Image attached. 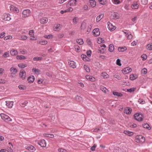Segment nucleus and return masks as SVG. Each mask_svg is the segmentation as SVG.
Listing matches in <instances>:
<instances>
[{
	"mask_svg": "<svg viewBox=\"0 0 152 152\" xmlns=\"http://www.w3.org/2000/svg\"><path fill=\"white\" fill-rule=\"evenodd\" d=\"M136 142H137L143 143L145 141V137L141 135L137 136L136 137Z\"/></svg>",
	"mask_w": 152,
	"mask_h": 152,
	"instance_id": "f257e3e1",
	"label": "nucleus"
},
{
	"mask_svg": "<svg viewBox=\"0 0 152 152\" xmlns=\"http://www.w3.org/2000/svg\"><path fill=\"white\" fill-rule=\"evenodd\" d=\"M0 115L2 119L6 122L11 121H12L11 119L9 116L4 114H1Z\"/></svg>",
	"mask_w": 152,
	"mask_h": 152,
	"instance_id": "f03ea898",
	"label": "nucleus"
},
{
	"mask_svg": "<svg viewBox=\"0 0 152 152\" xmlns=\"http://www.w3.org/2000/svg\"><path fill=\"white\" fill-rule=\"evenodd\" d=\"M134 117L136 120L138 121H142L143 120L142 115V114L137 113L134 115Z\"/></svg>",
	"mask_w": 152,
	"mask_h": 152,
	"instance_id": "7ed1b4c3",
	"label": "nucleus"
},
{
	"mask_svg": "<svg viewBox=\"0 0 152 152\" xmlns=\"http://www.w3.org/2000/svg\"><path fill=\"white\" fill-rule=\"evenodd\" d=\"M119 18V15L117 12H112L110 16V18L112 19H116Z\"/></svg>",
	"mask_w": 152,
	"mask_h": 152,
	"instance_id": "20e7f679",
	"label": "nucleus"
},
{
	"mask_svg": "<svg viewBox=\"0 0 152 152\" xmlns=\"http://www.w3.org/2000/svg\"><path fill=\"white\" fill-rule=\"evenodd\" d=\"M26 72L25 70H21L20 72L19 75L20 77L23 80H24L25 79L26 77Z\"/></svg>",
	"mask_w": 152,
	"mask_h": 152,
	"instance_id": "39448f33",
	"label": "nucleus"
},
{
	"mask_svg": "<svg viewBox=\"0 0 152 152\" xmlns=\"http://www.w3.org/2000/svg\"><path fill=\"white\" fill-rule=\"evenodd\" d=\"M37 143L42 147H45L46 146V142L44 140H42L39 141L37 142Z\"/></svg>",
	"mask_w": 152,
	"mask_h": 152,
	"instance_id": "423d86ee",
	"label": "nucleus"
},
{
	"mask_svg": "<svg viewBox=\"0 0 152 152\" xmlns=\"http://www.w3.org/2000/svg\"><path fill=\"white\" fill-rule=\"evenodd\" d=\"M30 13V11L29 10H24L22 12L23 16V17H26L28 16Z\"/></svg>",
	"mask_w": 152,
	"mask_h": 152,
	"instance_id": "0eeeda50",
	"label": "nucleus"
},
{
	"mask_svg": "<svg viewBox=\"0 0 152 152\" xmlns=\"http://www.w3.org/2000/svg\"><path fill=\"white\" fill-rule=\"evenodd\" d=\"M10 16V15L9 14H4L2 18V19L3 20L5 21H9L11 19Z\"/></svg>",
	"mask_w": 152,
	"mask_h": 152,
	"instance_id": "6e6552de",
	"label": "nucleus"
},
{
	"mask_svg": "<svg viewBox=\"0 0 152 152\" xmlns=\"http://www.w3.org/2000/svg\"><path fill=\"white\" fill-rule=\"evenodd\" d=\"M92 32L93 33V34L96 37L99 36L100 34L99 29L98 28L94 29Z\"/></svg>",
	"mask_w": 152,
	"mask_h": 152,
	"instance_id": "1a4fd4ad",
	"label": "nucleus"
},
{
	"mask_svg": "<svg viewBox=\"0 0 152 152\" xmlns=\"http://www.w3.org/2000/svg\"><path fill=\"white\" fill-rule=\"evenodd\" d=\"M132 71V69L129 67H127L124 68L122 70V73L124 74L129 73Z\"/></svg>",
	"mask_w": 152,
	"mask_h": 152,
	"instance_id": "9d476101",
	"label": "nucleus"
},
{
	"mask_svg": "<svg viewBox=\"0 0 152 152\" xmlns=\"http://www.w3.org/2000/svg\"><path fill=\"white\" fill-rule=\"evenodd\" d=\"M77 2V0H71L68 3L67 6L69 5L71 6H74L76 5Z\"/></svg>",
	"mask_w": 152,
	"mask_h": 152,
	"instance_id": "9b49d317",
	"label": "nucleus"
},
{
	"mask_svg": "<svg viewBox=\"0 0 152 152\" xmlns=\"http://www.w3.org/2000/svg\"><path fill=\"white\" fill-rule=\"evenodd\" d=\"M26 149L31 152H34L36 149L32 145H29L26 147Z\"/></svg>",
	"mask_w": 152,
	"mask_h": 152,
	"instance_id": "f8f14e48",
	"label": "nucleus"
},
{
	"mask_svg": "<svg viewBox=\"0 0 152 152\" xmlns=\"http://www.w3.org/2000/svg\"><path fill=\"white\" fill-rule=\"evenodd\" d=\"M107 27L109 29L112 31L115 29V27L113 26L112 24L111 23L109 22L107 23Z\"/></svg>",
	"mask_w": 152,
	"mask_h": 152,
	"instance_id": "ddd939ff",
	"label": "nucleus"
},
{
	"mask_svg": "<svg viewBox=\"0 0 152 152\" xmlns=\"http://www.w3.org/2000/svg\"><path fill=\"white\" fill-rule=\"evenodd\" d=\"M6 103L7 107L10 108H11L13 104V101H6Z\"/></svg>",
	"mask_w": 152,
	"mask_h": 152,
	"instance_id": "4468645a",
	"label": "nucleus"
},
{
	"mask_svg": "<svg viewBox=\"0 0 152 152\" xmlns=\"http://www.w3.org/2000/svg\"><path fill=\"white\" fill-rule=\"evenodd\" d=\"M10 10L16 13L18 12L19 10L18 8L13 6H11L10 7Z\"/></svg>",
	"mask_w": 152,
	"mask_h": 152,
	"instance_id": "2eb2a0df",
	"label": "nucleus"
},
{
	"mask_svg": "<svg viewBox=\"0 0 152 152\" xmlns=\"http://www.w3.org/2000/svg\"><path fill=\"white\" fill-rule=\"evenodd\" d=\"M34 77L33 75H31L28 78L27 80L29 83H32L34 81Z\"/></svg>",
	"mask_w": 152,
	"mask_h": 152,
	"instance_id": "dca6fc26",
	"label": "nucleus"
},
{
	"mask_svg": "<svg viewBox=\"0 0 152 152\" xmlns=\"http://www.w3.org/2000/svg\"><path fill=\"white\" fill-rule=\"evenodd\" d=\"M90 6L92 7H94L96 6V2L94 0H90L89 1Z\"/></svg>",
	"mask_w": 152,
	"mask_h": 152,
	"instance_id": "f3484780",
	"label": "nucleus"
},
{
	"mask_svg": "<svg viewBox=\"0 0 152 152\" xmlns=\"http://www.w3.org/2000/svg\"><path fill=\"white\" fill-rule=\"evenodd\" d=\"M48 20L47 18H43L40 19V22L42 24H45L48 22Z\"/></svg>",
	"mask_w": 152,
	"mask_h": 152,
	"instance_id": "a211bd4d",
	"label": "nucleus"
},
{
	"mask_svg": "<svg viewBox=\"0 0 152 152\" xmlns=\"http://www.w3.org/2000/svg\"><path fill=\"white\" fill-rule=\"evenodd\" d=\"M69 64L70 66L72 68H75L76 67L75 63L73 61H70L69 62Z\"/></svg>",
	"mask_w": 152,
	"mask_h": 152,
	"instance_id": "6ab92c4d",
	"label": "nucleus"
},
{
	"mask_svg": "<svg viewBox=\"0 0 152 152\" xmlns=\"http://www.w3.org/2000/svg\"><path fill=\"white\" fill-rule=\"evenodd\" d=\"M132 112V109L130 107L126 108L124 111V113L127 114H131Z\"/></svg>",
	"mask_w": 152,
	"mask_h": 152,
	"instance_id": "aec40b11",
	"label": "nucleus"
},
{
	"mask_svg": "<svg viewBox=\"0 0 152 152\" xmlns=\"http://www.w3.org/2000/svg\"><path fill=\"white\" fill-rule=\"evenodd\" d=\"M87 23L84 21H83L81 26V29L82 30H84L86 28Z\"/></svg>",
	"mask_w": 152,
	"mask_h": 152,
	"instance_id": "412c9836",
	"label": "nucleus"
},
{
	"mask_svg": "<svg viewBox=\"0 0 152 152\" xmlns=\"http://www.w3.org/2000/svg\"><path fill=\"white\" fill-rule=\"evenodd\" d=\"M86 77L87 80L91 81H94L95 80V78L93 77L86 75Z\"/></svg>",
	"mask_w": 152,
	"mask_h": 152,
	"instance_id": "4be33fe9",
	"label": "nucleus"
},
{
	"mask_svg": "<svg viewBox=\"0 0 152 152\" xmlns=\"http://www.w3.org/2000/svg\"><path fill=\"white\" fill-rule=\"evenodd\" d=\"M139 7V5L137 2L133 3L131 6L132 8L133 9H137Z\"/></svg>",
	"mask_w": 152,
	"mask_h": 152,
	"instance_id": "5701e85b",
	"label": "nucleus"
},
{
	"mask_svg": "<svg viewBox=\"0 0 152 152\" xmlns=\"http://www.w3.org/2000/svg\"><path fill=\"white\" fill-rule=\"evenodd\" d=\"M104 14H101L99 15L98 16L96 19V21L97 22H99L101 19L103 17Z\"/></svg>",
	"mask_w": 152,
	"mask_h": 152,
	"instance_id": "b1692460",
	"label": "nucleus"
},
{
	"mask_svg": "<svg viewBox=\"0 0 152 152\" xmlns=\"http://www.w3.org/2000/svg\"><path fill=\"white\" fill-rule=\"evenodd\" d=\"M127 50V48L126 47H119L118 50L119 52H123L126 51Z\"/></svg>",
	"mask_w": 152,
	"mask_h": 152,
	"instance_id": "393cba45",
	"label": "nucleus"
},
{
	"mask_svg": "<svg viewBox=\"0 0 152 152\" xmlns=\"http://www.w3.org/2000/svg\"><path fill=\"white\" fill-rule=\"evenodd\" d=\"M124 133L125 134L129 135V136H131L133 135V132L125 130L124 132Z\"/></svg>",
	"mask_w": 152,
	"mask_h": 152,
	"instance_id": "a878e982",
	"label": "nucleus"
},
{
	"mask_svg": "<svg viewBox=\"0 0 152 152\" xmlns=\"http://www.w3.org/2000/svg\"><path fill=\"white\" fill-rule=\"evenodd\" d=\"M124 33L126 34V36L127 37L128 39H131L132 38V35L129 32H124Z\"/></svg>",
	"mask_w": 152,
	"mask_h": 152,
	"instance_id": "bb28decb",
	"label": "nucleus"
},
{
	"mask_svg": "<svg viewBox=\"0 0 152 152\" xmlns=\"http://www.w3.org/2000/svg\"><path fill=\"white\" fill-rule=\"evenodd\" d=\"M114 48L113 45L112 44H110L109 45L108 50L111 52H113L114 50Z\"/></svg>",
	"mask_w": 152,
	"mask_h": 152,
	"instance_id": "cd10ccee",
	"label": "nucleus"
},
{
	"mask_svg": "<svg viewBox=\"0 0 152 152\" xmlns=\"http://www.w3.org/2000/svg\"><path fill=\"white\" fill-rule=\"evenodd\" d=\"M137 76L136 75L131 74L130 75V79L131 80H134L137 78Z\"/></svg>",
	"mask_w": 152,
	"mask_h": 152,
	"instance_id": "c85d7f7f",
	"label": "nucleus"
},
{
	"mask_svg": "<svg viewBox=\"0 0 152 152\" xmlns=\"http://www.w3.org/2000/svg\"><path fill=\"white\" fill-rule=\"evenodd\" d=\"M16 58L18 60H22V59H26V58L24 56L21 55L19 56L18 55L16 56Z\"/></svg>",
	"mask_w": 152,
	"mask_h": 152,
	"instance_id": "c756f323",
	"label": "nucleus"
},
{
	"mask_svg": "<svg viewBox=\"0 0 152 152\" xmlns=\"http://www.w3.org/2000/svg\"><path fill=\"white\" fill-rule=\"evenodd\" d=\"M10 71L12 72V74H15L17 72V69L12 67L10 69Z\"/></svg>",
	"mask_w": 152,
	"mask_h": 152,
	"instance_id": "7c9ffc66",
	"label": "nucleus"
},
{
	"mask_svg": "<svg viewBox=\"0 0 152 152\" xmlns=\"http://www.w3.org/2000/svg\"><path fill=\"white\" fill-rule=\"evenodd\" d=\"M113 94L114 96H116L118 97H121L123 96L122 94L121 93L118 92L116 91H114L113 92Z\"/></svg>",
	"mask_w": 152,
	"mask_h": 152,
	"instance_id": "2f4dec72",
	"label": "nucleus"
},
{
	"mask_svg": "<svg viewBox=\"0 0 152 152\" xmlns=\"http://www.w3.org/2000/svg\"><path fill=\"white\" fill-rule=\"evenodd\" d=\"M12 56H16L18 54V52L16 50H12L10 52Z\"/></svg>",
	"mask_w": 152,
	"mask_h": 152,
	"instance_id": "473e14b6",
	"label": "nucleus"
},
{
	"mask_svg": "<svg viewBox=\"0 0 152 152\" xmlns=\"http://www.w3.org/2000/svg\"><path fill=\"white\" fill-rule=\"evenodd\" d=\"M77 42L80 45H83L84 42L82 39H78L77 40Z\"/></svg>",
	"mask_w": 152,
	"mask_h": 152,
	"instance_id": "72a5a7b5",
	"label": "nucleus"
},
{
	"mask_svg": "<svg viewBox=\"0 0 152 152\" xmlns=\"http://www.w3.org/2000/svg\"><path fill=\"white\" fill-rule=\"evenodd\" d=\"M142 126L144 128L148 129L149 130L151 129V128L150 127L149 125L147 123H145L144 124H143Z\"/></svg>",
	"mask_w": 152,
	"mask_h": 152,
	"instance_id": "f704fd0d",
	"label": "nucleus"
},
{
	"mask_svg": "<svg viewBox=\"0 0 152 152\" xmlns=\"http://www.w3.org/2000/svg\"><path fill=\"white\" fill-rule=\"evenodd\" d=\"M18 66L20 68H23L27 66L26 64H18Z\"/></svg>",
	"mask_w": 152,
	"mask_h": 152,
	"instance_id": "c9c22d12",
	"label": "nucleus"
},
{
	"mask_svg": "<svg viewBox=\"0 0 152 152\" xmlns=\"http://www.w3.org/2000/svg\"><path fill=\"white\" fill-rule=\"evenodd\" d=\"M97 42L99 44L101 43H103L104 42V41L103 40V39L101 38H99L97 40Z\"/></svg>",
	"mask_w": 152,
	"mask_h": 152,
	"instance_id": "e433bc0d",
	"label": "nucleus"
},
{
	"mask_svg": "<svg viewBox=\"0 0 152 152\" xmlns=\"http://www.w3.org/2000/svg\"><path fill=\"white\" fill-rule=\"evenodd\" d=\"M101 76L104 78H107L108 77V75L105 72H102L101 73Z\"/></svg>",
	"mask_w": 152,
	"mask_h": 152,
	"instance_id": "4c0bfd02",
	"label": "nucleus"
},
{
	"mask_svg": "<svg viewBox=\"0 0 152 152\" xmlns=\"http://www.w3.org/2000/svg\"><path fill=\"white\" fill-rule=\"evenodd\" d=\"M146 48L148 50H152V45L151 43L147 45Z\"/></svg>",
	"mask_w": 152,
	"mask_h": 152,
	"instance_id": "58836bf2",
	"label": "nucleus"
},
{
	"mask_svg": "<svg viewBox=\"0 0 152 152\" xmlns=\"http://www.w3.org/2000/svg\"><path fill=\"white\" fill-rule=\"evenodd\" d=\"M136 90V88H132L130 89H127V91L132 93L134 91Z\"/></svg>",
	"mask_w": 152,
	"mask_h": 152,
	"instance_id": "ea45409f",
	"label": "nucleus"
},
{
	"mask_svg": "<svg viewBox=\"0 0 152 152\" xmlns=\"http://www.w3.org/2000/svg\"><path fill=\"white\" fill-rule=\"evenodd\" d=\"M143 61L145 60L147 58V56L145 54H142L141 56Z\"/></svg>",
	"mask_w": 152,
	"mask_h": 152,
	"instance_id": "a19ab883",
	"label": "nucleus"
},
{
	"mask_svg": "<svg viewBox=\"0 0 152 152\" xmlns=\"http://www.w3.org/2000/svg\"><path fill=\"white\" fill-rule=\"evenodd\" d=\"M100 90H102L103 92L106 93V91H107V88L104 87L102 86L100 88Z\"/></svg>",
	"mask_w": 152,
	"mask_h": 152,
	"instance_id": "79ce46f5",
	"label": "nucleus"
},
{
	"mask_svg": "<svg viewBox=\"0 0 152 152\" xmlns=\"http://www.w3.org/2000/svg\"><path fill=\"white\" fill-rule=\"evenodd\" d=\"M78 21V18L77 17H74L73 19V22L75 24H76Z\"/></svg>",
	"mask_w": 152,
	"mask_h": 152,
	"instance_id": "37998d69",
	"label": "nucleus"
},
{
	"mask_svg": "<svg viewBox=\"0 0 152 152\" xmlns=\"http://www.w3.org/2000/svg\"><path fill=\"white\" fill-rule=\"evenodd\" d=\"M19 88L21 90H24L26 89V87L22 85H20L18 86Z\"/></svg>",
	"mask_w": 152,
	"mask_h": 152,
	"instance_id": "c03bdc74",
	"label": "nucleus"
},
{
	"mask_svg": "<svg viewBox=\"0 0 152 152\" xmlns=\"http://www.w3.org/2000/svg\"><path fill=\"white\" fill-rule=\"evenodd\" d=\"M39 43L41 45H46L48 43V42L46 41H39Z\"/></svg>",
	"mask_w": 152,
	"mask_h": 152,
	"instance_id": "a18cd8bd",
	"label": "nucleus"
},
{
	"mask_svg": "<svg viewBox=\"0 0 152 152\" xmlns=\"http://www.w3.org/2000/svg\"><path fill=\"white\" fill-rule=\"evenodd\" d=\"M114 4H119L121 1V0H113Z\"/></svg>",
	"mask_w": 152,
	"mask_h": 152,
	"instance_id": "49530a36",
	"label": "nucleus"
},
{
	"mask_svg": "<svg viewBox=\"0 0 152 152\" xmlns=\"http://www.w3.org/2000/svg\"><path fill=\"white\" fill-rule=\"evenodd\" d=\"M84 67L85 70L87 72H90V68L87 66L84 65Z\"/></svg>",
	"mask_w": 152,
	"mask_h": 152,
	"instance_id": "de8ad7c7",
	"label": "nucleus"
},
{
	"mask_svg": "<svg viewBox=\"0 0 152 152\" xmlns=\"http://www.w3.org/2000/svg\"><path fill=\"white\" fill-rule=\"evenodd\" d=\"M141 2L142 4L145 5L148 4V0H141Z\"/></svg>",
	"mask_w": 152,
	"mask_h": 152,
	"instance_id": "09e8293b",
	"label": "nucleus"
},
{
	"mask_svg": "<svg viewBox=\"0 0 152 152\" xmlns=\"http://www.w3.org/2000/svg\"><path fill=\"white\" fill-rule=\"evenodd\" d=\"M28 103L27 101H25L24 102L21 103L20 104V105L22 107H24L26 104Z\"/></svg>",
	"mask_w": 152,
	"mask_h": 152,
	"instance_id": "8fccbe9b",
	"label": "nucleus"
},
{
	"mask_svg": "<svg viewBox=\"0 0 152 152\" xmlns=\"http://www.w3.org/2000/svg\"><path fill=\"white\" fill-rule=\"evenodd\" d=\"M44 37L46 39H50L51 37H52L53 35L52 34H49L48 35H45Z\"/></svg>",
	"mask_w": 152,
	"mask_h": 152,
	"instance_id": "3c124183",
	"label": "nucleus"
},
{
	"mask_svg": "<svg viewBox=\"0 0 152 152\" xmlns=\"http://www.w3.org/2000/svg\"><path fill=\"white\" fill-rule=\"evenodd\" d=\"M42 58L41 57H35L33 58L34 61H39L41 60L42 59Z\"/></svg>",
	"mask_w": 152,
	"mask_h": 152,
	"instance_id": "603ef678",
	"label": "nucleus"
},
{
	"mask_svg": "<svg viewBox=\"0 0 152 152\" xmlns=\"http://www.w3.org/2000/svg\"><path fill=\"white\" fill-rule=\"evenodd\" d=\"M81 57L82 59L84 61H86V58H87V56L84 54H82L81 55Z\"/></svg>",
	"mask_w": 152,
	"mask_h": 152,
	"instance_id": "864d4df0",
	"label": "nucleus"
},
{
	"mask_svg": "<svg viewBox=\"0 0 152 152\" xmlns=\"http://www.w3.org/2000/svg\"><path fill=\"white\" fill-rule=\"evenodd\" d=\"M116 63L117 65L119 66H121V60L119 59H118L117 60Z\"/></svg>",
	"mask_w": 152,
	"mask_h": 152,
	"instance_id": "5fc2aeb1",
	"label": "nucleus"
},
{
	"mask_svg": "<svg viewBox=\"0 0 152 152\" xmlns=\"http://www.w3.org/2000/svg\"><path fill=\"white\" fill-rule=\"evenodd\" d=\"M138 102L140 104H143L145 103V101L141 99H139Z\"/></svg>",
	"mask_w": 152,
	"mask_h": 152,
	"instance_id": "6e6d98bb",
	"label": "nucleus"
},
{
	"mask_svg": "<svg viewBox=\"0 0 152 152\" xmlns=\"http://www.w3.org/2000/svg\"><path fill=\"white\" fill-rule=\"evenodd\" d=\"M147 69L145 68H144L142 70V73L145 75L147 73Z\"/></svg>",
	"mask_w": 152,
	"mask_h": 152,
	"instance_id": "4d7b16f0",
	"label": "nucleus"
},
{
	"mask_svg": "<svg viewBox=\"0 0 152 152\" xmlns=\"http://www.w3.org/2000/svg\"><path fill=\"white\" fill-rule=\"evenodd\" d=\"M60 24H57L56 26H54V29H55L56 30H58L59 28V27H60Z\"/></svg>",
	"mask_w": 152,
	"mask_h": 152,
	"instance_id": "13d9d810",
	"label": "nucleus"
},
{
	"mask_svg": "<svg viewBox=\"0 0 152 152\" xmlns=\"http://www.w3.org/2000/svg\"><path fill=\"white\" fill-rule=\"evenodd\" d=\"M3 56L7 58L8 56H9V52H5L4 54L3 55Z\"/></svg>",
	"mask_w": 152,
	"mask_h": 152,
	"instance_id": "bf43d9fd",
	"label": "nucleus"
},
{
	"mask_svg": "<svg viewBox=\"0 0 152 152\" xmlns=\"http://www.w3.org/2000/svg\"><path fill=\"white\" fill-rule=\"evenodd\" d=\"M29 34L32 36L34 35V31L33 30H30L29 31Z\"/></svg>",
	"mask_w": 152,
	"mask_h": 152,
	"instance_id": "052dcab7",
	"label": "nucleus"
},
{
	"mask_svg": "<svg viewBox=\"0 0 152 152\" xmlns=\"http://www.w3.org/2000/svg\"><path fill=\"white\" fill-rule=\"evenodd\" d=\"M96 144H94L93 146L91 148V150L92 151H94L95 150V148H96Z\"/></svg>",
	"mask_w": 152,
	"mask_h": 152,
	"instance_id": "680f3d73",
	"label": "nucleus"
},
{
	"mask_svg": "<svg viewBox=\"0 0 152 152\" xmlns=\"http://www.w3.org/2000/svg\"><path fill=\"white\" fill-rule=\"evenodd\" d=\"M12 37L11 36H9L6 37H4V40H7L8 39H11L12 38Z\"/></svg>",
	"mask_w": 152,
	"mask_h": 152,
	"instance_id": "e2e57ef3",
	"label": "nucleus"
},
{
	"mask_svg": "<svg viewBox=\"0 0 152 152\" xmlns=\"http://www.w3.org/2000/svg\"><path fill=\"white\" fill-rule=\"evenodd\" d=\"M91 50L88 51L86 52L87 55L88 57H90L91 56Z\"/></svg>",
	"mask_w": 152,
	"mask_h": 152,
	"instance_id": "0e129e2a",
	"label": "nucleus"
},
{
	"mask_svg": "<svg viewBox=\"0 0 152 152\" xmlns=\"http://www.w3.org/2000/svg\"><path fill=\"white\" fill-rule=\"evenodd\" d=\"M58 151L60 152H66V150L62 148H59Z\"/></svg>",
	"mask_w": 152,
	"mask_h": 152,
	"instance_id": "69168bd1",
	"label": "nucleus"
},
{
	"mask_svg": "<svg viewBox=\"0 0 152 152\" xmlns=\"http://www.w3.org/2000/svg\"><path fill=\"white\" fill-rule=\"evenodd\" d=\"M76 99L77 100H78V101H80L82 100V98L81 97L78 96H77L76 97Z\"/></svg>",
	"mask_w": 152,
	"mask_h": 152,
	"instance_id": "338daca9",
	"label": "nucleus"
},
{
	"mask_svg": "<svg viewBox=\"0 0 152 152\" xmlns=\"http://www.w3.org/2000/svg\"><path fill=\"white\" fill-rule=\"evenodd\" d=\"M75 48L76 51H78L80 50V47L77 45L75 46Z\"/></svg>",
	"mask_w": 152,
	"mask_h": 152,
	"instance_id": "774afa93",
	"label": "nucleus"
}]
</instances>
